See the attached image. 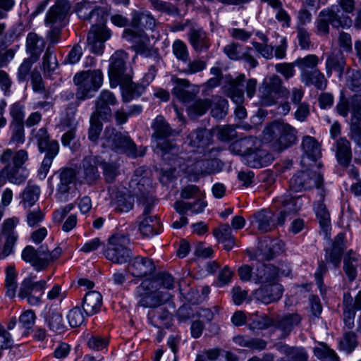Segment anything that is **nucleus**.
<instances>
[{
	"label": "nucleus",
	"instance_id": "f257e3e1",
	"mask_svg": "<svg viewBox=\"0 0 361 361\" xmlns=\"http://www.w3.org/2000/svg\"><path fill=\"white\" fill-rule=\"evenodd\" d=\"M188 140L189 145L197 147V150H192L184 165L180 164V168L189 173L200 174L211 173L214 171V166L217 160L212 159L209 154L212 149L207 150L209 145L208 133L205 130L198 129L191 133Z\"/></svg>",
	"mask_w": 361,
	"mask_h": 361
},
{
	"label": "nucleus",
	"instance_id": "f03ea898",
	"mask_svg": "<svg viewBox=\"0 0 361 361\" xmlns=\"http://www.w3.org/2000/svg\"><path fill=\"white\" fill-rule=\"evenodd\" d=\"M174 279L171 274L143 281L135 289L137 305L144 308H157L166 303L171 298L169 292L173 288Z\"/></svg>",
	"mask_w": 361,
	"mask_h": 361
},
{
	"label": "nucleus",
	"instance_id": "7ed1b4c3",
	"mask_svg": "<svg viewBox=\"0 0 361 361\" xmlns=\"http://www.w3.org/2000/svg\"><path fill=\"white\" fill-rule=\"evenodd\" d=\"M78 16L90 21L92 27L87 35V46L90 50L97 54H102L104 43L111 37V31L105 25L106 14L100 8H92L88 3L79 5Z\"/></svg>",
	"mask_w": 361,
	"mask_h": 361
},
{
	"label": "nucleus",
	"instance_id": "20e7f679",
	"mask_svg": "<svg viewBox=\"0 0 361 361\" xmlns=\"http://www.w3.org/2000/svg\"><path fill=\"white\" fill-rule=\"evenodd\" d=\"M28 159V153L25 149L16 152L8 148L4 149L0 154V163L4 165L0 170V184H4L6 180L15 185L24 183L29 175L28 170L24 166Z\"/></svg>",
	"mask_w": 361,
	"mask_h": 361
},
{
	"label": "nucleus",
	"instance_id": "39448f33",
	"mask_svg": "<svg viewBox=\"0 0 361 361\" xmlns=\"http://www.w3.org/2000/svg\"><path fill=\"white\" fill-rule=\"evenodd\" d=\"M127 54L123 51H116L110 59L109 76L111 86L121 85L130 94V97L140 96L144 91L142 85L132 82L131 76L126 72Z\"/></svg>",
	"mask_w": 361,
	"mask_h": 361
},
{
	"label": "nucleus",
	"instance_id": "423d86ee",
	"mask_svg": "<svg viewBox=\"0 0 361 361\" xmlns=\"http://www.w3.org/2000/svg\"><path fill=\"white\" fill-rule=\"evenodd\" d=\"M147 173L143 167L137 169L129 183L130 190H133V192L143 207V212L139 219L145 216H150L149 214L154 204L153 197L150 195L152 181Z\"/></svg>",
	"mask_w": 361,
	"mask_h": 361
},
{
	"label": "nucleus",
	"instance_id": "0eeeda50",
	"mask_svg": "<svg viewBox=\"0 0 361 361\" xmlns=\"http://www.w3.org/2000/svg\"><path fill=\"white\" fill-rule=\"evenodd\" d=\"M61 254V249L56 247L49 250L45 245L35 249L32 245H27L22 251L21 257L25 262L29 263L37 271L45 270L53 262L58 259Z\"/></svg>",
	"mask_w": 361,
	"mask_h": 361
},
{
	"label": "nucleus",
	"instance_id": "6e6552de",
	"mask_svg": "<svg viewBox=\"0 0 361 361\" xmlns=\"http://www.w3.org/2000/svg\"><path fill=\"white\" fill-rule=\"evenodd\" d=\"M297 133V130L289 123L279 121L273 122L264 130L266 139L276 140L273 148L276 152H281L295 144Z\"/></svg>",
	"mask_w": 361,
	"mask_h": 361
},
{
	"label": "nucleus",
	"instance_id": "1a4fd4ad",
	"mask_svg": "<svg viewBox=\"0 0 361 361\" xmlns=\"http://www.w3.org/2000/svg\"><path fill=\"white\" fill-rule=\"evenodd\" d=\"M104 76L100 69L82 71L73 77V82L77 86L76 97L85 99L93 96L103 84Z\"/></svg>",
	"mask_w": 361,
	"mask_h": 361
},
{
	"label": "nucleus",
	"instance_id": "9d476101",
	"mask_svg": "<svg viewBox=\"0 0 361 361\" xmlns=\"http://www.w3.org/2000/svg\"><path fill=\"white\" fill-rule=\"evenodd\" d=\"M130 238L125 235L116 234L109 239L104 252L105 257L115 264H123L130 261L132 252L129 247Z\"/></svg>",
	"mask_w": 361,
	"mask_h": 361
},
{
	"label": "nucleus",
	"instance_id": "9b49d317",
	"mask_svg": "<svg viewBox=\"0 0 361 361\" xmlns=\"http://www.w3.org/2000/svg\"><path fill=\"white\" fill-rule=\"evenodd\" d=\"M102 146L120 154L136 157L137 150L133 140L113 128H106L102 137Z\"/></svg>",
	"mask_w": 361,
	"mask_h": 361
},
{
	"label": "nucleus",
	"instance_id": "f8f14e48",
	"mask_svg": "<svg viewBox=\"0 0 361 361\" xmlns=\"http://www.w3.org/2000/svg\"><path fill=\"white\" fill-rule=\"evenodd\" d=\"M288 90L282 85L281 79L276 75L265 78L259 88V98L263 106L275 104L279 98L286 97Z\"/></svg>",
	"mask_w": 361,
	"mask_h": 361
},
{
	"label": "nucleus",
	"instance_id": "ddd939ff",
	"mask_svg": "<svg viewBox=\"0 0 361 361\" xmlns=\"http://www.w3.org/2000/svg\"><path fill=\"white\" fill-rule=\"evenodd\" d=\"M152 128L154 131V136L157 139V145L162 152L163 158L168 160L169 159V154L171 153L173 156L176 154L178 152L176 146L169 142H161L162 140L177 133L176 130L171 129L164 118L161 116H157L152 124Z\"/></svg>",
	"mask_w": 361,
	"mask_h": 361
},
{
	"label": "nucleus",
	"instance_id": "4468645a",
	"mask_svg": "<svg viewBox=\"0 0 361 361\" xmlns=\"http://www.w3.org/2000/svg\"><path fill=\"white\" fill-rule=\"evenodd\" d=\"M301 171L294 175L290 180V190L294 192H301L313 188H319L323 183V176L319 172L310 167Z\"/></svg>",
	"mask_w": 361,
	"mask_h": 361
},
{
	"label": "nucleus",
	"instance_id": "2eb2a0df",
	"mask_svg": "<svg viewBox=\"0 0 361 361\" xmlns=\"http://www.w3.org/2000/svg\"><path fill=\"white\" fill-rule=\"evenodd\" d=\"M110 206L117 213H126L134 206V193L123 186L114 185L109 188Z\"/></svg>",
	"mask_w": 361,
	"mask_h": 361
},
{
	"label": "nucleus",
	"instance_id": "dca6fc26",
	"mask_svg": "<svg viewBox=\"0 0 361 361\" xmlns=\"http://www.w3.org/2000/svg\"><path fill=\"white\" fill-rule=\"evenodd\" d=\"M35 276L25 278L20 283L18 297L21 299L26 298L31 305H38L41 303V297L47 286L45 280L35 281Z\"/></svg>",
	"mask_w": 361,
	"mask_h": 361
},
{
	"label": "nucleus",
	"instance_id": "f3484780",
	"mask_svg": "<svg viewBox=\"0 0 361 361\" xmlns=\"http://www.w3.org/2000/svg\"><path fill=\"white\" fill-rule=\"evenodd\" d=\"M156 20L149 12L139 13L134 11L132 15L131 26L133 29H126L123 37L127 40H132L137 37H142L143 28L153 30Z\"/></svg>",
	"mask_w": 361,
	"mask_h": 361
},
{
	"label": "nucleus",
	"instance_id": "a211bd4d",
	"mask_svg": "<svg viewBox=\"0 0 361 361\" xmlns=\"http://www.w3.org/2000/svg\"><path fill=\"white\" fill-rule=\"evenodd\" d=\"M274 204L280 210L277 222L283 224L286 216L294 214L302 208L303 200L302 196H293L290 192H287L274 199Z\"/></svg>",
	"mask_w": 361,
	"mask_h": 361
},
{
	"label": "nucleus",
	"instance_id": "6ab92c4d",
	"mask_svg": "<svg viewBox=\"0 0 361 361\" xmlns=\"http://www.w3.org/2000/svg\"><path fill=\"white\" fill-rule=\"evenodd\" d=\"M302 149L303 152L301 164L304 168L321 166L320 163H317L321 157L320 145L313 137L306 135L302 140Z\"/></svg>",
	"mask_w": 361,
	"mask_h": 361
},
{
	"label": "nucleus",
	"instance_id": "aec40b11",
	"mask_svg": "<svg viewBox=\"0 0 361 361\" xmlns=\"http://www.w3.org/2000/svg\"><path fill=\"white\" fill-rule=\"evenodd\" d=\"M290 270H279L272 264H262L257 268L253 276V281L256 283H262L264 285H271L272 283H279L277 279L280 275L288 276Z\"/></svg>",
	"mask_w": 361,
	"mask_h": 361
},
{
	"label": "nucleus",
	"instance_id": "412c9836",
	"mask_svg": "<svg viewBox=\"0 0 361 361\" xmlns=\"http://www.w3.org/2000/svg\"><path fill=\"white\" fill-rule=\"evenodd\" d=\"M19 224V219L13 216L5 219L2 224V234L5 239L1 255L7 257L13 251V247L18 240V235L16 227Z\"/></svg>",
	"mask_w": 361,
	"mask_h": 361
},
{
	"label": "nucleus",
	"instance_id": "4be33fe9",
	"mask_svg": "<svg viewBox=\"0 0 361 361\" xmlns=\"http://www.w3.org/2000/svg\"><path fill=\"white\" fill-rule=\"evenodd\" d=\"M118 104V100L113 92L102 90L95 100V111L93 114L100 116L102 120H109L112 116L111 106Z\"/></svg>",
	"mask_w": 361,
	"mask_h": 361
},
{
	"label": "nucleus",
	"instance_id": "5701e85b",
	"mask_svg": "<svg viewBox=\"0 0 361 361\" xmlns=\"http://www.w3.org/2000/svg\"><path fill=\"white\" fill-rule=\"evenodd\" d=\"M70 4L68 0H58L47 12L46 24L51 27L54 25L64 26L66 24Z\"/></svg>",
	"mask_w": 361,
	"mask_h": 361
},
{
	"label": "nucleus",
	"instance_id": "b1692460",
	"mask_svg": "<svg viewBox=\"0 0 361 361\" xmlns=\"http://www.w3.org/2000/svg\"><path fill=\"white\" fill-rule=\"evenodd\" d=\"M253 299L263 304H270L279 300L283 295V288L280 283L263 285L255 290Z\"/></svg>",
	"mask_w": 361,
	"mask_h": 361
},
{
	"label": "nucleus",
	"instance_id": "393cba45",
	"mask_svg": "<svg viewBox=\"0 0 361 361\" xmlns=\"http://www.w3.org/2000/svg\"><path fill=\"white\" fill-rule=\"evenodd\" d=\"M361 309V290L353 299L349 293L343 295V321L348 329L354 326V319L356 310Z\"/></svg>",
	"mask_w": 361,
	"mask_h": 361
},
{
	"label": "nucleus",
	"instance_id": "a878e982",
	"mask_svg": "<svg viewBox=\"0 0 361 361\" xmlns=\"http://www.w3.org/2000/svg\"><path fill=\"white\" fill-rule=\"evenodd\" d=\"M256 144L252 150L247 154L246 164L252 168H260L271 164L274 159V155L267 149L257 148Z\"/></svg>",
	"mask_w": 361,
	"mask_h": 361
},
{
	"label": "nucleus",
	"instance_id": "bb28decb",
	"mask_svg": "<svg viewBox=\"0 0 361 361\" xmlns=\"http://www.w3.org/2000/svg\"><path fill=\"white\" fill-rule=\"evenodd\" d=\"M153 262L147 257L137 256L133 258L128 266V272L135 277H143L152 273Z\"/></svg>",
	"mask_w": 361,
	"mask_h": 361
},
{
	"label": "nucleus",
	"instance_id": "cd10ccee",
	"mask_svg": "<svg viewBox=\"0 0 361 361\" xmlns=\"http://www.w3.org/2000/svg\"><path fill=\"white\" fill-rule=\"evenodd\" d=\"M275 348L282 354L285 357L279 359L277 361H307L308 358L307 353L303 348L291 347L287 344L278 343L274 345Z\"/></svg>",
	"mask_w": 361,
	"mask_h": 361
},
{
	"label": "nucleus",
	"instance_id": "c85d7f7f",
	"mask_svg": "<svg viewBox=\"0 0 361 361\" xmlns=\"http://www.w3.org/2000/svg\"><path fill=\"white\" fill-rule=\"evenodd\" d=\"M301 322V317L297 314H287L279 317L276 321V329L280 331L281 338L288 337L294 327L298 326Z\"/></svg>",
	"mask_w": 361,
	"mask_h": 361
},
{
	"label": "nucleus",
	"instance_id": "c756f323",
	"mask_svg": "<svg viewBox=\"0 0 361 361\" xmlns=\"http://www.w3.org/2000/svg\"><path fill=\"white\" fill-rule=\"evenodd\" d=\"M45 47V42L35 32H30L26 38V51L30 55L29 58L37 61Z\"/></svg>",
	"mask_w": 361,
	"mask_h": 361
},
{
	"label": "nucleus",
	"instance_id": "7c9ffc66",
	"mask_svg": "<svg viewBox=\"0 0 361 361\" xmlns=\"http://www.w3.org/2000/svg\"><path fill=\"white\" fill-rule=\"evenodd\" d=\"M361 265V258L359 255L350 250L343 257V271L350 281L355 279L357 275V268Z\"/></svg>",
	"mask_w": 361,
	"mask_h": 361
},
{
	"label": "nucleus",
	"instance_id": "2f4dec72",
	"mask_svg": "<svg viewBox=\"0 0 361 361\" xmlns=\"http://www.w3.org/2000/svg\"><path fill=\"white\" fill-rule=\"evenodd\" d=\"M257 141V140L253 137H244L231 143L228 149L231 153L242 156L244 162L246 163L247 154L252 150Z\"/></svg>",
	"mask_w": 361,
	"mask_h": 361
},
{
	"label": "nucleus",
	"instance_id": "473e14b6",
	"mask_svg": "<svg viewBox=\"0 0 361 361\" xmlns=\"http://www.w3.org/2000/svg\"><path fill=\"white\" fill-rule=\"evenodd\" d=\"M102 305V295L97 291H89L83 298L82 308L87 315L98 312Z\"/></svg>",
	"mask_w": 361,
	"mask_h": 361
},
{
	"label": "nucleus",
	"instance_id": "72a5a7b5",
	"mask_svg": "<svg viewBox=\"0 0 361 361\" xmlns=\"http://www.w3.org/2000/svg\"><path fill=\"white\" fill-rule=\"evenodd\" d=\"M301 81L306 86L314 85L319 90H324L327 85V80L324 75L317 68L300 74Z\"/></svg>",
	"mask_w": 361,
	"mask_h": 361
},
{
	"label": "nucleus",
	"instance_id": "f704fd0d",
	"mask_svg": "<svg viewBox=\"0 0 361 361\" xmlns=\"http://www.w3.org/2000/svg\"><path fill=\"white\" fill-rule=\"evenodd\" d=\"M344 247V234L338 233L334 238L332 247L326 252V259L335 267H338L341 262V255Z\"/></svg>",
	"mask_w": 361,
	"mask_h": 361
},
{
	"label": "nucleus",
	"instance_id": "c9c22d12",
	"mask_svg": "<svg viewBox=\"0 0 361 361\" xmlns=\"http://www.w3.org/2000/svg\"><path fill=\"white\" fill-rule=\"evenodd\" d=\"M189 42L197 52L207 51L209 46V42L204 31L202 29H192L189 34Z\"/></svg>",
	"mask_w": 361,
	"mask_h": 361
},
{
	"label": "nucleus",
	"instance_id": "e433bc0d",
	"mask_svg": "<svg viewBox=\"0 0 361 361\" xmlns=\"http://www.w3.org/2000/svg\"><path fill=\"white\" fill-rule=\"evenodd\" d=\"M245 81V75L244 74L238 75L235 79L230 82V87L228 90V96L236 104H240L244 101V90L242 89Z\"/></svg>",
	"mask_w": 361,
	"mask_h": 361
},
{
	"label": "nucleus",
	"instance_id": "4c0bfd02",
	"mask_svg": "<svg viewBox=\"0 0 361 361\" xmlns=\"http://www.w3.org/2000/svg\"><path fill=\"white\" fill-rule=\"evenodd\" d=\"M331 19V25L336 28L350 27L352 25L353 20L339 7L331 6V8L326 9Z\"/></svg>",
	"mask_w": 361,
	"mask_h": 361
},
{
	"label": "nucleus",
	"instance_id": "58836bf2",
	"mask_svg": "<svg viewBox=\"0 0 361 361\" xmlns=\"http://www.w3.org/2000/svg\"><path fill=\"white\" fill-rule=\"evenodd\" d=\"M336 157L338 163L347 167L352 159V151L350 142L345 137H341L336 142Z\"/></svg>",
	"mask_w": 361,
	"mask_h": 361
},
{
	"label": "nucleus",
	"instance_id": "ea45409f",
	"mask_svg": "<svg viewBox=\"0 0 361 361\" xmlns=\"http://www.w3.org/2000/svg\"><path fill=\"white\" fill-rule=\"evenodd\" d=\"M97 162V159L92 157H85L82 161V173L85 181L88 184L94 183L99 177Z\"/></svg>",
	"mask_w": 361,
	"mask_h": 361
},
{
	"label": "nucleus",
	"instance_id": "a19ab883",
	"mask_svg": "<svg viewBox=\"0 0 361 361\" xmlns=\"http://www.w3.org/2000/svg\"><path fill=\"white\" fill-rule=\"evenodd\" d=\"M283 246L279 240L275 239L269 241V245L261 243L257 255L260 259L270 260L282 250Z\"/></svg>",
	"mask_w": 361,
	"mask_h": 361
},
{
	"label": "nucleus",
	"instance_id": "79ce46f5",
	"mask_svg": "<svg viewBox=\"0 0 361 361\" xmlns=\"http://www.w3.org/2000/svg\"><path fill=\"white\" fill-rule=\"evenodd\" d=\"M345 62L341 53L333 54L328 56L326 61V71L327 76L331 75L332 71L338 72V76L341 78L344 71Z\"/></svg>",
	"mask_w": 361,
	"mask_h": 361
},
{
	"label": "nucleus",
	"instance_id": "37998d69",
	"mask_svg": "<svg viewBox=\"0 0 361 361\" xmlns=\"http://www.w3.org/2000/svg\"><path fill=\"white\" fill-rule=\"evenodd\" d=\"M77 125L78 121L73 116H67L61 122L60 127L61 130H66V133L61 137V142L63 145H68L74 138Z\"/></svg>",
	"mask_w": 361,
	"mask_h": 361
},
{
	"label": "nucleus",
	"instance_id": "c03bdc74",
	"mask_svg": "<svg viewBox=\"0 0 361 361\" xmlns=\"http://www.w3.org/2000/svg\"><path fill=\"white\" fill-rule=\"evenodd\" d=\"M59 149V143H53L50 147V150L45 151V157L38 170V176L40 179H44L52 164L53 159L57 155Z\"/></svg>",
	"mask_w": 361,
	"mask_h": 361
},
{
	"label": "nucleus",
	"instance_id": "a18cd8bd",
	"mask_svg": "<svg viewBox=\"0 0 361 361\" xmlns=\"http://www.w3.org/2000/svg\"><path fill=\"white\" fill-rule=\"evenodd\" d=\"M212 116L216 119H222L228 111V102L226 99L215 96L209 102Z\"/></svg>",
	"mask_w": 361,
	"mask_h": 361
},
{
	"label": "nucleus",
	"instance_id": "49530a36",
	"mask_svg": "<svg viewBox=\"0 0 361 361\" xmlns=\"http://www.w3.org/2000/svg\"><path fill=\"white\" fill-rule=\"evenodd\" d=\"M39 188L35 185H27L22 193L21 204L24 208L31 207L38 200Z\"/></svg>",
	"mask_w": 361,
	"mask_h": 361
},
{
	"label": "nucleus",
	"instance_id": "de8ad7c7",
	"mask_svg": "<svg viewBox=\"0 0 361 361\" xmlns=\"http://www.w3.org/2000/svg\"><path fill=\"white\" fill-rule=\"evenodd\" d=\"M159 224L157 216H145L139 219V229L142 235L146 236L157 234Z\"/></svg>",
	"mask_w": 361,
	"mask_h": 361
},
{
	"label": "nucleus",
	"instance_id": "09e8293b",
	"mask_svg": "<svg viewBox=\"0 0 361 361\" xmlns=\"http://www.w3.org/2000/svg\"><path fill=\"white\" fill-rule=\"evenodd\" d=\"M351 138L361 146V107H354L351 124Z\"/></svg>",
	"mask_w": 361,
	"mask_h": 361
},
{
	"label": "nucleus",
	"instance_id": "8fccbe9b",
	"mask_svg": "<svg viewBox=\"0 0 361 361\" xmlns=\"http://www.w3.org/2000/svg\"><path fill=\"white\" fill-rule=\"evenodd\" d=\"M317 219L322 229L327 232L330 228V215L324 203L317 202L314 208Z\"/></svg>",
	"mask_w": 361,
	"mask_h": 361
},
{
	"label": "nucleus",
	"instance_id": "3c124183",
	"mask_svg": "<svg viewBox=\"0 0 361 361\" xmlns=\"http://www.w3.org/2000/svg\"><path fill=\"white\" fill-rule=\"evenodd\" d=\"M254 218L257 224L258 229L262 233L272 230L274 225L271 224V214L270 212L262 210L255 214Z\"/></svg>",
	"mask_w": 361,
	"mask_h": 361
},
{
	"label": "nucleus",
	"instance_id": "603ef678",
	"mask_svg": "<svg viewBox=\"0 0 361 361\" xmlns=\"http://www.w3.org/2000/svg\"><path fill=\"white\" fill-rule=\"evenodd\" d=\"M17 274L13 266H8L6 269L5 286L7 288L6 295L13 298L18 287Z\"/></svg>",
	"mask_w": 361,
	"mask_h": 361
},
{
	"label": "nucleus",
	"instance_id": "864d4df0",
	"mask_svg": "<svg viewBox=\"0 0 361 361\" xmlns=\"http://www.w3.org/2000/svg\"><path fill=\"white\" fill-rule=\"evenodd\" d=\"M319 62V58L316 55L308 54L303 58L297 59L294 64L299 68L301 74H303L305 72H310V69L317 68Z\"/></svg>",
	"mask_w": 361,
	"mask_h": 361
},
{
	"label": "nucleus",
	"instance_id": "5fc2aeb1",
	"mask_svg": "<svg viewBox=\"0 0 361 361\" xmlns=\"http://www.w3.org/2000/svg\"><path fill=\"white\" fill-rule=\"evenodd\" d=\"M206 61L201 59L190 60V57L183 63L181 71L186 75H192L202 71L206 68Z\"/></svg>",
	"mask_w": 361,
	"mask_h": 361
},
{
	"label": "nucleus",
	"instance_id": "6e6d98bb",
	"mask_svg": "<svg viewBox=\"0 0 361 361\" xmlns=\"http://www.w3.org/2000/svg\"><path fill=\"white\" fill-rule=\"evenodd\" d=\"M11 136L8 144L16 147L24 143L25 140L23 123H11Z\"/></svg>",
	"mask_w": 361,
	"mask_h": 361
},
{
	"label": "nucleus",
	"instance_id": "4d7b16f0",
	"mask_svg": "<svg viewBox=\"0 0 361 361\" xmlns=\"http://www.w3.org/2000/svg\"><path fill=\"white\" fill-rule=\"evenodd\" d=\"M47 324L51 331L57 334L62 333L65 329L62 315L55 311H51L49 312L47 318Z\"/></svg>",
	"mask_w": 361,
	"mask_h": 361
},
{
	"label": "nucleus",
	"instance_id": "13d9d810",
	"mask_svg": "<svg viewBox=\"0 0 361 361\" xmlns=\"http://www.w3.org/2000/svg\"><path fill=\"white\" fill-rule=\"evenodd\" d=\"M42 66L45 76H50L58 66L54 51L48 47L42 59Z\"/></svg>",
	"mask_w": 361,
	"mask_h": 361
},
{
	"label": "nucleus",
	"instance_id": "bf43d9fd",
	"mask_svg": "<svg viewBox=\"0 0 361 361\" xmlns=\"http://www.w3.org/2000/svg\"><path fill=\"white\" fill-rule=\"evenodd\" d=\"M317 33L319 35H326L329 32V24L331 19L326 9L322 11L316 20Z\"/></svg>",
	"mask_w": 361,
	"mask_h": 361
},
{
	"label": "nucleus",
	"instance_id": "052dcab7",
	"mask_svg": "<svg viewBox=\"0 0 361 361\" xmlns=\"http://www.w3.org/2000/svg\"><path fill=\"white\" fill-rule=\"evenodd\" d=\"M75 177V172L72 169H65L60 173V183L58 185V190L61 193L68 192L69 185L73 181Z\"/></svg>",
	"mask_w": 361,
	"mask_h": 361
},
{
	"label": "nucleus",
	"instance_id": "680f3d73",
	"mask_svg": "<svg viewBox=\"0 0 361 361\" xmlns=\"http://www.w3.org/2000/svg\"><path fill=\"white\" fill-rule=\"evenodd\" d=\"M315 356L322 361H339V358L334 350L325 344H321L314 350Z\"/></svg>",
	"mask_w": 361,
	"mask_h": 361
},
{
	"label": "nucleus",
	"instance_id": "e2e57ef3",
	"mask_svg": "<svg viewBox=\"0 0 361 361\" xmlns=\"http://www.w3.org/2000/svg\"><path fill=\"white\" fill-rule=\"evenodd\" d=\"M37 139L38 147L40 152L50 150V147L53 143H58L56 141L50 140L49 135L45 128H40L35 135Z\"/></svg>",
	"mask_w": 361,
	"mask_h": 361
},
{
	"label": "nucleus",
	"instance_id": "0e129e2a",
	"mask_svg": "<svg viewBox=\"0 0 361 361\" xmlns=\"http://www.w3.org/2000/svg\"><path fill=\"white\" fill-rule=\"evenodd\" d=\"M210 99H198L188 107V115L195 118L203 115L209 107Z\"/></svg>",
	"mask_w": 361,
	"mask_h": 361
},
{
	"label": "nucleus",
	"instance_id": "69168bd1",
	"mask_svg": "<svg viewBox=\"0 0 361 361\" xmlns=\"http://www.w3.org/2000/svg\"><path fill=\"white\" fill-rule=\"evenodd\" d=\"M152 7L161 13L168 15L178 14V9L172 4L162 0H149Z\"/></svg>",
	"mask_w": 361,
	"mask_h": 361
},
{
	"label": "nucleus",
	"instance_id": "338daca9",
	"mask_svg": "<svg viewBox=\"0 0 361 361\" xmlns=\"http://www.w3.org/2000/svg\"><path fill=\"white\" fill-rule=\"evenodd\" d=\"M357 345L356 335L353 332L345 334L339 343L340 348L347 353H350L353 351Z\"/></svg>",
	"mask_w": 361,
	"mask_h": 361
},
{
	"label": "nucleus",
	"instance_id": "774afa93",
	"mask_svg": "<svg viewBox=\"0 0 361 361\" xmlns=\"http://www.w3.org/2000/svg\"><path fill=\"white\" fill-rule=\"evenodd\" d=\"M172 51L176 58L182 63L186 61V59L189 57L187 45L180 39H176L173 42Z\"/></svg>",
	"mask_w": 361,
	"mask_h": 361
}]
</instances>
